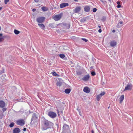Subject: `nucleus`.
<instances>
[{
  "mask_svg": "<svg viewBox=\"0 0 133 133\" xmlns=\"http://www.w3.org/2000/svg\"><path fill=\"white\" fill-rule=\"evenodd\" d=\"M117 3L118 5H119L120 4V2L119 1H118L117 2Z\"/></svg>",
  "mask_w": 133,
  "mask_h": 133,
  "instance_id": "42",
  "label": "nucleus"
},
{
  "mask_svg": "<svg viewBox=\"0 0 133 133\" xmlns=\"http://www.w3.org/2000/svg\"><path fill=\"white\" fill-rule=\"evenodd\" d=\"M38 25L43 30H44L45 29V27L44 25L43 24L38 23Z\"/></svg>",
  "mask_w": 133,
  "mask_h": 133,
  "instance_id": "17",
  "label": "nucleus"
},
{
  "mask_svg": "<svg viewBox=\"0 0 133 133\" xmlns=\"http://www.w3.org/2000/svg\"><path fill=\"white\" fill-rule=\"evenodd\" d=\"M5 103L3 101H0V108H3L5 106Z\"/></svg>",
  "mask_w": 133,
  "mask_h": 133,
  "instance_id": "12",
  "label": "nucleus"
},
{
  "mask_svg": "<svg viewBox=\"0 0 133 133\" xmlns=\"http://www.w3.org/2000/svg\"><path fill=\"white\" fill-rule=\"evenodd\" d=\"M32 10L33 12H35L36 11V9H35L34 8L32 9Z\"/></svg>",
  "mask_w": 133,
  "mask_h": 133,
  "instance_id": "44",
  "label": "nucleus"
},
{
  "mask_svg": "<svg viewBox=\"0 0 133 133\" xmlns=\"http://www.w3.org/2000/svg\"><path fill=\"white\" fill-rule=\"evenodd\" d=\"M45 19V17H39L36 19V20L38 23H42L43 22Z\"/></svg>",
  "mask_w": 133,
  "mask_h": 133,
  "instance_id": "5",
  "label": "nucleus"
},
{
  "mask_svg": "<svg viewBox=\"0 0 133 133\" xmlns=\"http://www.w3.org/2000/svg\"><path fill=\"white\" fill-rule=\"evenodd\" d=\"M48 115L51 118H55L56 117L57 115L56 113L50 111L48 112Z\"/></svg>",
  "mask_w": 133,
  "mask_h": 133,
  "instance_id": "4",
  "label": "nucleus"
},
{
  "mask_svg": "<svg viewBox=\"0 0 133 133\" xmlns=\"http://www.w3.org/2000/svg\"><path fill=\"white\" fill-rule=\"evenodd\" d=\"M105 19H106V18L104 17H102V20H103L104 21Z\"/></svg>",
  "mask_w": 133,
  "mask_h": 133,
  "instance_id": "39",
  "label": "nucleus"
},
{
  "mask_svg": "<svg viewBox=\"0 0 133 133\" xmlns=\"http://www.w3.org/2000/svg\"><path fill=\"white\" fill-rule=\"evenodd\" d=\"M63 28L65 29H69L70 26V24L69 23H63L62 24Z\"/></svg>",
  "mask_w": 133,
  "mask_h": 133,
  "instance_id": "6",
  "label": "nucleus"
},
{
  "mask_svg": "<svg viewBox=\"0 0 133 133\" xmlns=\"http://www.w3.org/2000/svg\"><path fill=\"white\" fill-rule=\"evenodd\" d=\"M63 15V13H61L58 15H56L55 16L53 17V19L56 21L59 20L61 18Z\"/></svg>",
  "mask_w": 133,
  "mask_h": 133,
  "instance_id": "3",
  "label": "nucleus"
},
{
  "mask_svg": "<svg viewBox=\"0 0 133 133\" xmlns=\"http://www.w3.org/2000/svg\"><path fill=\"white\" fill-rule=\"evenodd\" d=\"M44 126L43 128V130H46L47 129L50 127V126L53 125V123L45 119L43 121Z\"/></svg>",
  "mask_w": 133,
  "mask_h": 133,
  "instance_id": "1",
  "label": "nucleus"
},
{
  "mask_svg": "<svg viewBox=\"0 0 133 133\" xmlns=\"http://www.w3.org/2000/svg\"><path fill=\"white\" fill-rule=\"evenodd\" d=\"M41 9L43 11H46L48 10L47 8L45 6H43L41 8Z\"/></svg>",
  "mask_w": 133,
  "mask_h": 133,
  "instance_id": "22",
  "label": "nucleus"
},
{
  "mask_svg": "<svg viewBox=\"0 0 133 133\" xmlns=\"http://www.w3.org/2000/svg\"><path fill=\"white\" fill-rule=\"evenodd\" d=\"M121 7V5L120 4L119 5H118L117 6V7L118 8H120Z\"/></svg>",
  "mask_w": 133,
  "mask_h": 133,
  "instance_id": "41",
  "label": "nucleus"
},
{
  "mask_svg": "<svg viewBox=\"0 0 133 133\" xmlns=\"http://www.w3.org/2000/svg\"><path fill=\"white\" fill-rule=\"evenodd\" d=\"M49 26L50 27L53 28L54 27V25L53 24L50 23L49 24Z\"/></svg>",
  "mask_w": 133,
  "mask_h": 133,
  "instance_id": "27",
  "label": "nucleus"
},
{
  "mask_svg": "<svg viewBox=\"0 0 133 133\" xmlns=\"http://www.w3.org/2000/svg\"><path fill=\"white\" fill-rule=\"evenodd\" d=\"M81 39L83 40V41H84L87 42L88 41V40L87 39H86L85 38H82Z\"/></svg>",
  "mask_w": 133,
  "mask_h": 133,
  "instance_id": "36",
  "label": "nucleus"
},
{
  "mask_svg": "<svg viewBox=\"0 0 133 133\" xmlns=\"http://www.w3.org/2000/svg\"><path fill=\"white\" fill-rule=\"evenodd\" d=\"M109 108H110V106H109L108 107V109H109Z\"/></svg>",
  "mask_w": 133,
  "mask_h": 133,
  "instance_id": "57",
  "label": "nucleus"
},
{
  "mask_svg": "<svg viewBox=\"0 0 133 133\" xmlns=\"http://www.w3.org/2000/svg\"><path fill=\"white\" fill-rule=\"evenodd\" d=\"M87 21V18L86 17L83 18H82L81 19V22H85L86 21Z\"/></svg>",
  "mask_w": 133,
  "mask_h": 133,
  "instance_id": "23",
  "label": "nucleus"
},
{
  "mask_svg": "<svg viewBox=\"0 0 133 133\" xmlns=\"http://www.w3.org/2000/svg\"><path fill=\"white\" fill-rule=\"evenodd\" d=\"M116 45V42L115 41H111L110 43V45L111 46L114 47Z\"/></svg>",
  "mask_w": 133,
  "mask_h": 133,
  "instance_id": "15",
  "label": "nucleus"
},
{
  "mask_svg": "<svg viewBox=\"0 0 133 133\" xmlns=\"http://www.w3.org/2000/svg\"><path fill=\"white\" fill-rule=\"evenodd\" d=\"M76 2H78V1L77 0H74Z\"/></svg>",
  "mask_w": 133,
  "mask_h": 133,
  "instance_id": "52",
  "label": "nucleus"
},
{
  "mask_svg": "<svg viewBox=\"0 0 133 133\" xmlns=\"http://www.w3.org/2000/svg\"><path fill=\"white\" fill-rule=\"evenodd\" d=\"M62 82H59L56 83V85L58 86H61L62 85Z\"/></svg>",
  "mask_w": 133,
  "mask_h": 133,
  "instance_id": "25",
  "label": "nucleus"
},
{
  "mask_svg": "<svg viewBox=\"0 0 133 133\" xmlns=\"http://www.w3.org/2000/svg\"><path fill=\"white\" fill-rule=\"evenodd\" d=\"M91 132L92 133H94V131L93 130L91 131Z\"/></svg>",
  "mask_w": 133,
  "mask_h": 133,
  "instance_id": "49",
  "label": "nucleus"
},
{
  "mask_svg": "<svg viewBox=\"0 0 133 133\" xmlns=\"http://www.w3.org/2000/svg\"><path fill=\"white\" fill-rule=\"evenodd\" d=\"M105 94V92L104 91L101 93L99 94L101 96L104 95Z\"/></svg>",
  "mask_w": 133,
  "mask_h": 133,
  "instance_id": "34",
  "label": "nucleus"
},
{
  "mask_svg": "<svg viewBox=\"0 0 133 133\" xmlns=\"http://www.w3.org/2000/svg\"><path fill=\"white\" fill-rule=\"evenodd\" d=\"M63 128L64 130L66 131L69 129V126L68 125L65 124L63 126Z\"/></svg>",
  "mask_w": 133,
  "mask_h": 133,
  "instance_id": "18",
  "label": "nucleus"
},
{
  "mask_svg": "<svg viewBox=\"0 0 133 133\" xmlns=\"http://www.w3.org/2000/svg\"><path fill=\"white\" fill-rule=\"evenodd\" d=\"M131 85H127V86L125 87V88L124 90V91L127 90H130L131 89Z\"/></svg>",
  "mask_w": 133,
  "mask_h": 133,
  "instance_id": "14",
  "label": "nucleus"
},
{
  "mask_svg": "<svg viewBox=\"0 0 133 133\" xmlns=\"http://www.w3.org/2000/svg\"><path fill=\"white\" fill-rule=\"evenodd\" d=\"M1 2V1H0V3Z\"/></svg>",
  "mask_w": 133,
  "mask_h": 133,
  "instance_id": "60",
  "label": "nucleus"
},
{
  "mask_svg": "<svg viewBox=\"0 0 133 133\" xmlns=\"http://www.w3.org/2000/svg\"><path fill=\"white\" fill-rule=\"evenodd\" d=\"M124 98V96L123 95H122L119 98L120 99V103H121L123 101Z\"/></svg>",
  "mask_w": 133,
  "mask_h": 133,
  "instance_id": "20",
  "label": "nucleus"
},
{
  "mask_svg": "<svg viewBox=\"0 0 133 133\" xmlns=\"http://www.w3.org/2000/svg\"><path fill=\"white\" fill-rule=\"evenodd\" d=\"M3 115L1 113V111L0 110V119H2L3 118Z\"/></svg>",
  "mask_w": 133,
  "mask_h": 133,
  "instance_id": "31",
  "label": "nucleus"
},
{
  "mask_svg": "<svg viewBox=\"0 0 133 133\" xmlns=\"http://www.w3.org/2000/svg\"><path fill=\"white\" fill-rule=\"evenodd\" d=\"M38 119L37 115L35 114L34 113L32 115V117L31 119L32 121H35Z\"/></svg>",
  "mask_w": 133,
  "mask_h": 133,
  "instance_id": "11",
  "label": "nucleus"
},
{
  "mask_svg": "<svg viewBox=\"0 0 133 133\" xmlns=\"http://www.w3.org/2000/svg\"><path fill=\"white\" fill-rule=\"evenodd\" d=\"M71 91V90L70 89H65L64 92L65 93L67 94H68L70 93Z\"/></svg>",
  "mask_w": 133,
  "mask_h": 133,
  "instance_id": "21",
  "label": "nucleus"
},
{
  "mask_svg": "<svg viewBox=\"0 0 133 133\" xmlns=\"http://www.w3.org/2000/svg\"><path fill=\"white\" fill-rule=\"evenodd\" d=\"M20 130L19 128H15L13 131V133H19L20 132Z\"/></svg>",
  "mask_w": 133,
  "mask_h": 133,
  "instance_id": "13",
  "label": "nucleus"
},
{
  "mask_svg": "<svg viewBox=\"0 0 133 133\" xmlns=\"http://www.w3.org/2000/svg\"><path fill=\"white\" fill-rule=\"evenodd\" d=\"M90 8L89 6H85L84 8V10L86 12H88L90 10Z\"/></svg>",
  "mask_w": 133,
  "mask_h": 133,
  "instance_id": "16",
  "label": "nucleus"
},
{
  "mask_svg": "<svg viewBox=\"0 0 133 133\" xmlns=\"http://www.w3.org/2000/svg\"><path fill=\"white\" fill-rule=\"evenodd\" d=\"M16 124L17 125L23 126L25 124V122L23 119H20L17 121Z\"/></svg>",
  "mask_w": 133,
  "mask_h": 133,
  "instance_id": "2",
  "label": "nucleus"
},
{
  "mask_svg": "<svg viewBox=\"0 0 133 133\" xmlns=\"http://www.w3.org/2000/svg\"><path fill=\"white\" fill-rule=\"evenodd\" d=\"M2 9V7H0V11Z\"/></svg>",
  "mask_w": 133,
  "mask_h": 133,
  "instance_id": "50",
  "label": "nucleus"
},
{
  "mask_svg": "<svg viewBox=\"0 0 133 133\" xmlns=\"http://www.w3.org/2000/svg\"><path fill=\"white\" fill-rule=\"evenodd\" d=\"M98 27H99V28H101V26H99V25H98Z\"/></svg>",
  "mask_w": 133,
  "mask_h": 133,
  "instance_id": "53",
  "label": "nucleus"
},
{
  "mask_svg": "<svg viewBox=\"0 0 133 133\" xmlns=\"http://www.w3.org/2000/svg\"><path fill=\"white\" fill-rule=\"evenodd\" d=\"M52 75L54 76H57V74L55 72H52Z\"/></svg>",
  "mask_w": 133,
  "mask_h": 133,
  "instance_id": "30",
  "label": "nucleus"
},
{
  "mask_svg": "<svg viewBox=\"0 0 133 133\" xmlns=\"http://www.w3.org/2000/svg\"><path fill=\"white\" fill-rule=\"evenodd\" d=\"M77 110L78 111V108H77Z\"/></svg>",
  "mask_w": 133,
  "mask_h": 133,
  "instance_id": "59",
  "label": "nucleus"
},
{
  "mask_svg": "<svg viewBox=\"0 0 133 133\" xmlns=\"http://www.w3.org/2000/svg\"><path fill=\"white\" fill-rule=\"evenodd\" d=\"M56 7H55L54 8V9H56Z\"/></svg>",
  "mask_w": 133,
  "mask_h": 133,
  "instance_id": "55",
  "label": "nucleus"
},
{
  "mask_svg": "<svg viewBox=\"0 0 133 133\" xmlns=\"http://www.w3.org/2000/svg\"><path fill=\"white\" fill-rule=\"evenodd\" d=\"M26 130V128H24L23 129V131H25Z\"/></svg>",
  "mask_w": 133,
  "mask_h": 133,
  "instance_id": "45",
  "label": "nucleus"
},
{
  "mask_svg": "<svg viewBox=\"0 0 133 133\" xmlns=\"http://www.w3.org/2000/svg\"><path fill=\"white\" fill-rule=\"evenodd\" d=\"M90 76L89 75H87L83 77L82 79L84 81H87L89 80L90 78Z\"/></svg>",
  "mask_w": 133,
  "mask_h": 133,
  "instance_id": "7",
  "label": "nucleus"
},
{
  "mask_svg": "<svg viewBox=\"0 0 133 133\" xmlns=\"http://www.w3.org/2000/svg\"><path fill=\"white\" fill-rule=\"evenodd\" d=\"M77 73L78 75H80L82 74V72L81 71H77Z\"/></svg>",
  "mask_w": 133,
  "mask_h": 133,
  "instance_id": "32",
  "label": "nucleus"
},
{
  "mask_svg": "<svg viewBox=\"0 0 133 133\" xmlns=\"http://www.w3.org/2000/svg\"><path fill=\"white\" fill-rule=\"evenodd\" d=\"M93 66H91L90 67L91 69H93Z\"/></svg>",
  "mask_w": 133,
  "mask_h": 133,
  "instance_id": "48",
  "label": "nucleus"
},
{
  "mask_svg": "<svg viewBox=\"0 0 133 133\" xmlns=\"http://www.w3.org/2000/svg\"><path fill=\"white\" fill-rule=\"evenodd\" d=\"M109 2H111V0H108Z\"/></svg>",
  "mask_w": 133,
  "mask_h": 133,
  "instance_id": "54",
  "label": "nucleus"
},
{
  "mask_svg": "<svg viewBox=\"0 0 133 133\" xmlns=\"http://www.w3.org/2000/svg\"><path fill=\"white\" fill-rule=\"evenodd\" d=\"M91 74L92 75L94 76L96 75V73L94 71H92L91 72Z\"/></svg>",
  "mask_w": 133,
  "mask_h": 133,
  "instance_id": "33",
  "label": "nucleus"
},
{
  "mask_svg": "<svg viewBox=\"0 0 133 133\" xmlns=\"http://www.w3.org/2000/svg\"><path fill=\"white\" fill-rule=\"evenodd\" d=\"M4 70H3V72H2V73H3V72H4Z\"/></svg>",
  "mask_w": 133,
  "mask_h": 133,
  "instance_id": "56",
  "label": "nucleus"
},
{
  "mask_svg": "<svg viewBox=\"0 0 133 133\" xmlns=\"http://www.w3.org/2000/svg\"><path fill=\"white\" fill-rule=\"evenodd\" d=\"M2 35V34H0V37Z\"/></svg>",
  "mask_w": 133,
  "mask_h": 133,
  "instance_id": "51",
  "label": "nucleus"
},
{
  "mask_svg": "<svg viewBox=\"0 0 133 133\" xmlns=\"http://www.w3.org/2000/svg\"><path fill=\"white\" fill-rule=\"evenodd\" d=\"M14 125V123L13 122L11 123L9 125V127L10 128H12L13 127Z\"/></svg>",
  "mask_w": 133,
  "mask_h": 133,
  "instance_id": "29",
  "label": "nucleus"
},
{
  "mask_svg": "<svg viewBox=\"0 0 133 133\" xmlns=\"http://www.w3.org/2000/svg\"><path fill=\"white\" fill-rule=\"evenodd\" d=\"M98 31L99 32L101 33L102 32V30L101 29H100Z\"/></svg>",
  "mask_w": 133,
  "mask_h": 133,
  "instance_id": "43",
  "label": "nucleus"
},
{
  "mask_svg": "<svg viewBox=\"0 0 133 133\" xmlns=\"http://www.w3.org/2000/svg\"><path fill=\"white\" fill-rule=\"evenodd\" d=\"M69 5V4L68 3H64L61 4L60 5V7L62 8L65 7L66 6H68Z\"/></svg>",
  "mask_w": 133,
  "mask_h": 133,
  "instance_id": "10",
  "label": "nucleus"
},
{
  "mask_svg": "<svg viewBox=\"0 0 133 133\" xmlns=\"http://www.w3.org/2000/svg\"><path fill=\"white\" fill-rule=\"evenodd\" d=\"M123 22L122 21H120L117 25V27L118 28H120L122 27V26Z\"/></svg>",
  "mask_w": 133,
  "mask_h": 133,
  "instance_id": "19",
  "label": "nucleus"
},
{
  "mask_svg": "<svg viewBox=\"0 0 133 133\" xmlns=\"http://www.w3.org/2000/svg\"><path fill=\"white\" fill-rule=\"evenodd\" d=\"M59 56L61 58H63L65 57V55L64 54H60Z\"/></svg>",
  "mask_w": 133,
  "mask_h": 133,
  "instance_id": "28",
  "label": "nucleus"
},
{
  "mask_svg": "<svg viewBox=\"0 0 133 133\" xmlns=\"http://www.w3.org/2000/svg\"><path fill=\"white\" fill-rule=\"evenodd\" d=\"M39 1L38 0H35V2H38Z\"/></svg>",
  "mask_w": 133,
  "mask_h": 133,
  "instance_id": "46",
  "label": "nucleus"
},
{
  "mask_svg": "<svg viewBox=\"0 0 133 133\" xmlns=\"http://www.w3.org/2000/svg\"><path fill=\"white\" fill-rule=\"evenodd\" d=\"M81 10V8L80 6L76 7L74 10V12L75 13H77L79 12Z\"/></svg>",
  "mask_w": 133,
  "mask_h": 133,
  "instance_id": "9",
  "label": "nucleus"
},
{
  "mask_svg": "<svg viewBox=\"0 0 133 133\" xmlns=\"http://www.w3.org/2000/svg\"><path fill=\"white\" fill-rule=\"evenodd\" d=\"M15 34L16 35H18L20 33V31L16 29H15L14 31Z\"/></svg>",
  "mask_w": 133,
  "mask_h": 133,
  "instance_id": "24",
  "label": "nucleus"
},
{
  "mask_svg": "<svg viewBox=\"0 0 133 133\" xmlns=\"http://www.w3.org/2000/svg\"><path fill=\"white\" fill-rule=\"evenodd\" d=\"M6 110V109L5 108H3L2 109L3 111V112H4Z\"/></svg>",
  "mask_w": 133,
  "mask_h": 133,
  "instance_id": "38",
  "label": "nucleus"
},
{
  "mask_svg": "<svg viewBox=\"0 0 133 133\" xmlns=\"http://www.w3.org/2000/svg\"><path fill=\"white\" fill-rule=\"evenodd\" d=\"M3 39L2 37H0V42H1L3 41Z\"/></svg>",
  "mask_w": 133,
  "mask_h": 133,
  "instance_id": "40",
  "label": "nucleus"
},
{
  "mask_svg": "<svg viewBox=\"0 0 133 133\" xmlns=\"http://www.w3.org/2000/svg\"><path fill=\"white\" fill-rule=\"evenodd\" d=\"M1 27H0V31L1 30Z\"/></svg>",
  "mask_w": 133,
  "mask_h": 133,
  "instance_id": "58",
  "label": "nucleus"
},
{
  "mask_svg": "<svg viewBox=\"0 0 133 133\" xmlns=\"http://www.w3.org/2000/svg\"><path fill=\"white\" fill-rule=\"evenodd\" d=\"M116 31L115 30H113L112 31V32L113 33L115 32Z\"/></svg>",
  "mask_w": 133,
  "mask_h": 133,
  "instance_id": "47",
  "label": "nucleus"
},
{
  "mask_svg": "<svg viewBox=\"0 0 133 133\" xmlns=\"http://www.w3.org/2000/svg\"><path fill=\"white\" fill-rule=\"evenodd\" d=\"M9 0H4V3L5 4H6L7 3L9 2Z\"/></svg>",
  "mask_w": 133,
  "mask_h": 133,
  "instance_id": "37",
  "label": "nucleus"
},
{
  "mask_svg": "<svg viewBox=\"0 0 133 133\" xmlns=\"http://www.w3.org/2000/svg\"><path fill=\"white\" fill-rule=\"evenodd\" d=\"M101 97V96L100 95H98L97 96L96 99L97 100L99 101Z\"/></svg>",
  "mask_w": 133,
  "mask_h": 133,
  "instance_id": "26",
  "label": "nucleus"
},
{
  "mask_svg": "<svg viewBox=\"0 0 133 133\" xmlns=\"http://www.w3.org/2000/svg\"><path fill=\"white\" fill-rule=\"evenodd\" d=\"M83 91L84 92L88 93L90 92V90L88 87H85L83 89Z\"/></svg>",
  "mask_w": 133,
  "mask_h": 133,
  "instance_id": "8",
  "label": "nucleus"
},
{
  "mask_svg": "<svg viewBox=\"0 0 133 133\" xmlns=\"http://www.w3.org/2000/svg\"><path fill=\"white\" fill-rule=\"evenodd\" d=\"M97 10V9H96V8H94L93 9L92 11L93 12H95Z\"/></svg>",
  "mask_w": 133,
  "mask_h": 133,
  "instance_id": "35",
  "label": "nucleus"
}]
</instances>
